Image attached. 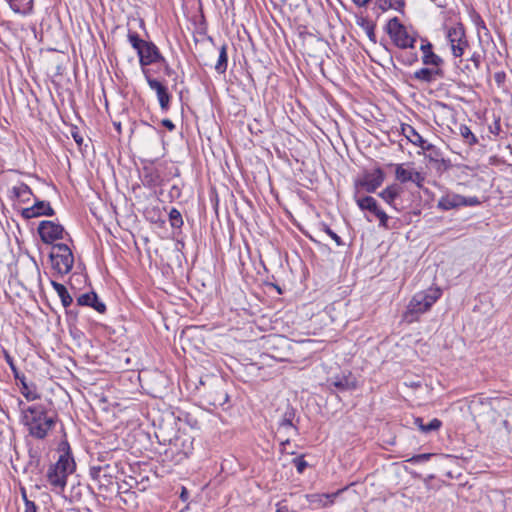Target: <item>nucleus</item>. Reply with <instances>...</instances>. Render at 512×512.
<instances>
[{
	"instance_id": "6ab92c4d",
	"label": "nucleus",
	"mask_w": 512,
	"mask_h": 512,
	"mask_svg": "<svg viewBox=\"0 0 512 512\" xmlns=\"http://www.w3.org/2000/svg\"><path fill=\"white\" fill-rule=\"evenodd\" d=\"M328 384L330 387H334L339 391L354 390L357 387L356 378L353 377L351 373L348 375L331 377L328 380Z\"/></svg>"
},
{
	"instance_id": "1a4fd4ad",
	"label": "nucleus",
	"mask_w": 512,
	"mask_h": 512,
	"mask_svg": "<svg viewBox=\"0 0 512 512\" xmlns=\"http://www.w3.org/2000/svg\"><path fill=\"white\" fill-rule=\"evenodd\" d=\"M41 240L46 244H52L56 240L63 239L64 228L53 221H42L38 227Z\"/></svg>"
},
{
	"instance_id": "c9c22d12",
	"label": "nucleus",
	"mask_w": 512,
	"mask_h": 512,
	"mask_svg": "<svg viewBox=\"0 0 512 512\" xmlns=\"http://www.w3.org/2000/svg\"><path fill=\"white\" fill-rule=\"evenodd\" d=\"M441 425H442V422L439 419L434 418L428 424H425V427H421V431L424 433L436 431L441 427Z\"/></svg>"
},
{
	"instance_id": "3c124183",
	"label": "nucleus",
	"mask_w": 512,
	"mask_h": 512,
	"mask_svg": "<svg viewBox=\"0 0 512 512\" xmlns=\"http://www.w3.org/2000/svg\"><path fill=\"white\" fill-rule=\"evenodd\" d=\"M11 370L13 371L15 379H17V380L20 379V375H19L18 370L15 365H14V369H11Z\"/></svg>"
},
{
	"instance_id": "5fc2aeb1",
	"label": "nucleus",
	"mask_w": 512,
	"mask_h": 512,
	"mask_svg": "<svg viewBox=\"0 0 512 512\" xmlns=\"http://www.w3.org/2000/svg\"><path fill=\"white\" fill-rule=\"evenodd\" d=\"M74 138H75V141H76L78 144H80V143H81L82 138H79V137H76V136H74Z\"/></svg>"
},
{
	"instance_id": "72a5a7b5",
	"label": "nucleus",
	"mask_w": 512,
	"mask_h": 512,
	"mask_svg": "<svg viewBox=\"0 0 512 512\" xmlns=\"http://www.w3.org/2000/svg\"><path fill=\"white\" fill-rule=\"evenodd\" d=\"M169 218H170V222H171V225L173 227H181L182 224H183V220H182V216H181V213L173 208L170 213H169Z\"/></svg>"
},
{
	"instance_id": "bb28decb",
	"label": "nucleus",
	"mask_w": 512,
	"mask_h": 512,
	"mask_svg": "<svg viewBox=\"0 0 512 512\" xmlns=\"http://www.w3.org/2000/svg\"><path fill=\"white\" fill-rule=\"evenodd\" d=\"M8 2L16 13L27 14L32 10L33 0H8Z\"/></svg>"
},
{
	"instance_id": "0eeeda50",
	"label": "nucleus",
	"mask_w": 512,
	"mask_h": 512,
	"mask_svg": "<svg viewBox=\"0 0 512 512\" xmlns=\"http://www.w3.org/2000/svg\"><path fill=\"white\" fill-rule=\"evenodd\" d=\"M114 469L110 464L101 463L90 467V476L99 488L107 489L113 482Z\"/></svg>"
},
{
	"instance_id": "f257e3e1",
	"label": "nucleus",
	"mask_w": 512,
	"mask_h": 512,
	"mask_svg": "<svg viewBox=\"0 0 512 512\" xmlns=\"http://www.w3.org/2000/svg\"><path fill=\"white\" fill-rule=\"evenodd\" d=\"M23 424L29 435L36 439H44L56 424L57 416L43 404H33L22 410Z\"/></svg>"
},
{
	"instance_id": "8fccbe9b",
	"label": "nucleus",
	"mask_w": 512,
	"mask_h": 512,
	"mask_svg": "<svg viewBox=\"0 0 512 512\" xmlns=\"http://www.w3.org/2000/svg\"><path fill=\"white\" fill-rule=\"evenodd\" d=\"M11 370L13 371L15 379H17V380L20 379V375H19L18 370L15 365H14V369H11Z\"/></svg>"
},
{
	"instance_id": "4c0bfd02",
	"label": "nucleus",
	"mask_w": 512,
	"mask_h": 512,
	"mask_svg": "<svg viewBox=\"0 0 512 512\" xmlns=\"http://www.w3.org/2000/svg\"><path fill=\"white\" fill-rule=\"evenodd\" d=\"M423 150L429 152L428 157L432 161H438L440 159V157H441L440 150L436 146H434V145H433L432 149H423Z\"/></svg>"
},
{
	"instance_id": "e433bc0d",
	"label": "nucleus",
	"mask_w": 512,
	"mask_h": 512,
	"mask_svg": "<svg viewBox=\"0 0 512 512\" xmlns=\"http://www.w3.org/2000/svg\"><path fill=\"white\" fill-rule=\"evenodd\" d=\"M431 456H432V454H430V453L418 454V455L411 457L407 461L412 464L422 463V462L428 461L431 458Z\"/></svg>"
},
{
	"instance_id": "4be33fe9",
	"label": "nucleus",
	"mask_w": 512,
	"mask_h": 512,
	"mask_svg": "<svg viewBox=\"0 0 512 512\" xmlns=\"http://www.w3.org/2000/svg\"><path fill=\"white\" fill-rule=\"evenodd\" d=\"M205 399L209 405L220 407L228 401V394L221 386H218L213 391H208Z\"/></svg>"
},
{
	"instance_id": "cd10ccee",
	"label": "nucleus",
	"mask_w": 512,
	"mask_h": 512,
	"mask_svg": "<svg viewBox=\"0 0 512 512\" xmlns=\"http://www.w3.org/2000/svg\"><path fill=\"white\" fill-rule=\"evenodd\" d=\"M338 493L333 494H313L310 496V503L316 504L317 506L326 507L334 502L335 497Z\"/></svg>"
},
{
	"instance_id": "f8f14e48",
	"label": "nucleus",
	"mask_w": 512,
	"mask_h": 512,
	"mask_svg": "<svg viewBox=\"0 0 512 512\" xmlns=\"http://www.w3.org/2000/svg\"><path fill=\"white\" fill-rule=\"evenodd\" d=\"M475 203H478L476 199L467 200L458 194H447L438 201V208L447 211L459 206L473 205Z\"/></svg>"
},
{
	"instance_id": "473e14b6",
	"label": "nucleus",
	"mask_w": 512,
	"mask_h": 512,
	"mask_svg": "<svg viewBox=\"0 0 512 512\" xmlns=\"http://www.w3.org/2000/svg\"><path fill=\"white\" fill-rule=\"evenodd\" d=\"M21 393L28 401H33L40 397L33 385H24V387H21Z\"/></svg>"
},
{
	"instance_id": "79ce46f5",
	"label": "nucleus",
	"mask_w": 512,
	"mask_h": 512,
	"mask_svg": "<svg viewBox=\"0 0 512 512\" xmlns=\"http://www.w3.org/2000/svg\"><path fill=\"white\" fill-rule=\"evenodd\" d=\"M494 79L498 85H502L505 79V74L503 72H497L494 75Z\"/></svg>"
},
{
	"instance_id": "c85d7f7f",
	"label": "nucleus",
	"mask_w": 512,
	"mask_h": 512,
	"mask_svg": "<svg viewBox=\"0 0 512 512\" xmlns=\"http://www.w3.org/2000/svg\"><path fill=\"white\" fill-rule=\"evenodd\" d=\"M294 417H295V412H294L293 408L288 407L283 414L282 420L280 421L279 428H278L279 432H281L282 430H286V429L296 430V428L293 425Z\"/></svg>"
},
{
	"instance_id": "7c9ffc66",
	"label": "nucleus",
	"mask_w": 512,
	"mask_h": 512,
	"mask_svg": "<svg viewBox=\"0 0 512 512\" xmlns=\"http://www.w3.org/2000/svg\"><path fill=\"white\" fill-rule=\"evenodd\" d=\"M227 65H228L227 47H226V45H222L219 50V56H218L217 63L215 64V70L219 74H223L227 70Z\"/></svg>"
},
{
	"instance_id": "ea45409f",
	"label": "nucleus",
	"mask_w": 512,
	"mask_h": 512,
	"mask_svg": "<svg viewBox=\"0 0 512 512\" xmlns=\"http://www.w3.org/2000/svg\"><path fill=\"white\" fill-rule=\"evenodd\" d=\"M325 232L336 242L338 246L343 244L341 238L329 227H325Z\"/></svg>"
},
{
	"instance_id": "20e7f679",
	"label": "nucleus",
	"mask_w": 512,
	"mask_h": 512,
	"mask_svg": "<svg viewBox=\"0 0 512 512\" xmlns=\"http://www.w3.org/2000/svg\"><path fill=\"white\" fill-rule=\"evenodd\" d=\"M386 29L393 43L398 48L407 49L414 47L416 37L413 33L408 31L407 27H405L397 17L388 21Z\"/></svg>"
},
{
	"instance_id": "423d86ee",
	"label": "nucleus",
	"mask_w": 512,
	"mask_h": 512,
	"mask_svg": "<svg viewBox=\"0 0 512 512\" xmlns=\"http://www.w3.org/2000/svg\"><path fill=\"white\" fill-rule=\"evenodd\" d=\"M446 38L450 44L454 57H462L469 44L466 38L464 26L456 23L446 28Z\"/></svg>"
},
{
	"instance_id": "f704fd0d",
	"label": "nucleus",
	"mask_w": 512,
	"mask_h": 512,
	"mask_svg": "<svg viewBox=\"0 0 512 512\" xmlns=\"http://www.w3.org/2000/svg\"><path fill=\"white\" fill-rule=\"evenodd\" d=\"M128 40L130 42V44L132 45V47L138 51L142 44H144L146 41L142 40L139 35L135 32H130L128 34Z\"/></svg>"
},
{
	"instance_id": "412c9836",
	"label": "nucleus",
	"mask_w": 512,
	"mask_h": 512,
	"mask_svg": "<svg viewBox=\"0 0 512 512\" xmlns=\"http://www.w3.org/2000/svg\"><path fill=\"white\" fill-rule=\"evenodd\" d=\"M77 303L80 306H89L94 308L99 313L106 311V306L103 302L99 301L98 296L94 292L85 293L77 298Z\"/></svg>"
},
{
	"instance_id": "c03bdc74",
	"label": "nucleus",
	"mask_w": 512,
	"mask_h": 512,
	"mask_svg": "<svg viewBox=\"0 0 512 512\" xmlns=\"http://www.w3.org/2000/svg\"><path fill=\"white\" fill-rule=\"evenodd\" d=\"M4 357H5V360L7 362V364L9 365V367L11 369H14V361H13V358L10 356V354L8 352H4Z\"/></svg>"
},
{
	"instance_id": "9b49d317",
	"label": "nucleus",
	"mask_w": 512,
	"mask_h": 512,
	"mask_svg": "<svg viewBox=\"0 0 512 512\" xmlns=\"http://www.w3.org/2000/svg\"><path fill=\"white\" fill-rule=\"evenodd\" d=\"M137 54L142 66H148L162 59L158 48L152 42L146 41L142 44L141 48L137 51Z\"/></svg>"
},
{
	"instance_id": "49530a36",
	"label": "nucleus",
	"mask_w": 512,
	"mask_h": 512,
	"mask_svg": "<svg viewBox=\"0 0 512 512\" xmlns=\"http://www.w3.org/2000/svg\"><path fill=\"white\" fill-rule=\"evenodd\" d=\"M471 61L474 63L475 67L478 69L480 66V55L474 53L471 57Z\"/></svg>"
},
{
	"instance_id": "09e8293b",
	"label": "nucleus",
	"mask_w": 512,
	"mask_h": 512,
	"mask_svg": "<svg viewBox=\"0 0 512 512\" xmlns=\"http://www.w3.org/2000/svg\"><path fill=\"white\" fill-rule=\"evenodd\" d=\"M18 380L20 381L21 387H24V385H29L24 375L20 376V379Z\"/></svg>"
},
{
	"instance_id": "4468645a",
	"label": "nucleus",
	"mask_w": 512,
	"mask_h": 512,
	"mask_svg": "<svg viewBox=\"0 0 512 512\" xmlns=\"http://www.w3.org/2000/svg\"><path fill=\"white\" fill-rule=\"evenodd\" d=\"M385 179L384 172L381 169H375L372 172L366 173L362 180L360 181V185L369 193L374 192L378 187H380Z\"/></svg>"
},
{
	"instance_id": "ddd939ff",
	"label": "nucleus",
	"mask_w": 512,
	"mask_h": 512,
	"mask_svg": "<svg viewBox=\"0 0 512 512\" xmlns=\"http://www.w3.org/2000/svg\"><path fill=\"white\" fill-rule=\"evenodd\" d=\"M147 82L149 87L156 92L161 109L167 111L171 100L167 87L157 79L150 77L147 78Z\"/></svg>"
},
{
	"instance_id": "c756f323",
	"label": "nucleus",
	"mask_w": 512,
	"mask_h": 512,
	"mask_svg": "<svg viewBox=\"0 0 512 512\" xmlns=\"http://www.w3.org/2000/svg\"><path fill=\"white\" fill-rule=\"evenodd\" d=\"M357 23L366 33L369 40L376 43L375 24L366 18H360Z\"/></svg>"
},
{
	"instance_id": "603ef678",
	"label": "nucleus",
	"mask_w": 512,
	"mask_h": 512,
	"mask_svg": "<svg viewBox=\"0 0 512 512\" xmlns=\"http://www.w3.org/2000/svg\"><path fill=\"white\" fill-rule=\"evenodd\" d=\"M416 60H417V55L414 53V54L411 55L410 60L408 62H409V64H411V63H413Z\"/></svg>"
},
{
	"instance_id": "b1692460",
	"label": "nucleus",
	"mask_w": 512,
	"mask_h": 512,
	"mask_svg": "<svg viewBox=\"0 0 512 512\" xmlns=\"http://www.w3.org/2000/svg\"><path fill=\"white\" fill-rule=\"evenodd\" d=\"M173 445L179 452L187 457L193 450V439L185 434L179 435L174 439Z\"/></svg>"
},
{
	"instance_id": "dca6fc26",
	"label": "nucleus",
	"mask_w": 512,
	"mask_h": 512,
	"mask_svg": "<svg viewBox=\"0 0 512 512\" xmlns=\"http://www.w3.org/2000/svg\"><path fill=\"white\" fill-rule=\"evenodd\" d=\"M395 176L396 179L401 183H406L410 181L415 183L418 187L422 186V182L424 180L423 176L419 172L411 169H406L402 164L396 165Z\"/></svg>"
},
{
	"instance_id": "39448f33",
	"label": "nucleus",
	"mask_w": 512,
	"mask_h": 512,
	"mask_svg": "<svg viewBox=\"0 0 512 512\" xmlns=\"http://www.w3.org/2000/svg\"><path fill=\"white\" fill-rule=\"evenodd\" d=\"M52 268L60 275L68 274L74 264L71 249L63 243L54 244L50 253Z\"/></svg>"
},
{
	"instance_id": "864d4df0",
	"label": "nucleus",
	"mask_w": 512,
	"mask_h": 512,
	"mask_svg": "<svg viewBox=\"0 0 512 512\" xmlns=\"http://www.w3.org/2000/svg\"><path fill=\"white\" fill-rule=\"evenodd\" d=\"M22 496H23L24 502L26 503V500H28V498H27L26 492L24 490L22 491Z\"/></svg>"
},
{
	"instance_id": "2eb2a0df",
	"label": "nucleus",
	"mask_w": 512,
	"mask_h": 512,
	"mask_svg": "<svg viewBox=\"0 0 512 512\" xmlns=\"http://www.w3.org/2000/svg\"><path fill=\"white\" fill-rule=\"evenodd\" d=\"M444 77V71L441 67L437 66H430L421 68L417 71H415L412 75V78L424 82V83H431L435 81L438 78Z\"/></svg>"
},
{
	"instance_id": "37998d69",
	"label": "nucleus",
	"mask_w": 512,
	"mask_h": 512,
	"mask_svg": "<svg viewBox=\"0 0 512 512\" xmlns=\"http://www.w3.org/2000/svg\"><path fill=\"white\" fill-rule=\"evenodd\" d=\"M162 125L166 127L168 130L172 131L175 129L174 123L170 119H163Z\"/></svg>"
},
{
	"instance_id": "393cba45",
	"label": "nucleus",
	"mask_w": 512,
	"mask_h": 512,
	"mask_svg": "<svg viewBox=\"0 0 512 512\" xmlns=\"http://www.w3.org/2000/svg\"><path fill=\"white\" fill-rule=\"evenodd\" d=\"M374 3L382 11H402L405 5L404 0H374Z\"/></svg>"
},
{
	"instance_id": "9d476101",
	"label": "nucleus",
	"mask_w": 512,
	"mask_h": 512,
	"mask_svg": "<svg viewBox=\"0 0 512 512\" xmlns=\"http://www.w3.org/2000/svg\"><path fill=\"white\" fill-rule=\"evenodd\" d=\"M55 214L54 209L51 207L48 201L37 200L31 207L24 208L22 210V216L26 219L36 218L40 216H53Z\"/></svg>"
},
{
	"instance_id": "a211bd4d",
	"label": "nucleus",
	"mask_w": 512,
	"mask_h": 512,
	"mask_svg": "<svg viewBox=\"0 0 512 512\" xmlns=\"http://www.w3.org/2000/svg\"><path fill=\"white\" fill-rule=\"evenodd\" d=\"M420 50L422 51V62L424 65L441 67L444 63L443 59L433 52V46L429 41H423Z\"/></svg>"
},
{
	"instance_id": "5701e85b",
	"label": "nucleus",
	"mask_w": 512,
	"mask_h": 512,
	"mask_svg": "<svg viewBox=\"0 0 512 512\" xmlns=\"http://www.w3.org/2000/svg\"><path fill=\"white\" fill-rule=\"evenodd\" d=\"M403 192V188L399 184H392L387 186L379 196L390 206L394 207V201Z\"/></svg>"
},
{
	"instance_id": "f3484780",
	"label": "nucleus",
	"mask_w": 512,
	"mask_h": 512,
	"mask_svg": "<svg viewBox=\"0 0 512 512\" xmlns=\"http://www.w3.org/2000/svg\"><path fill=\"white\" fill-rule=\"evenodd\" d=\"M401 132L404 137L413 145L421 149H432L433 144L428 143L415 129L409 124H402Z\"/></svg>"
},
{
	"instance_id": "2f4dec72",
	"label": "nucleus",
	"mask_w": 512,
	"mask_h": 512,
	"mask_svg": "<svg viewBox=\"0 0 512 512\" xmlns=\"http://www.w3.org/2000/svg\"><path fill=\"white\" fill-rule=\"evenodd\" d=\"M459 133L469 145L477 143V138L475 137V135L472 133L468 126L460 125Z\"/></svg>"
},
{
	"instance_id": "7ed1b4c3",
	"label": "nucleus",
	"mask_w": 512,
	"mask_h": 512,
	"mask_svg": "<svg viewBox=\"0 0 512 512\" xmlns=\"http://www.w3.org/2000/svg\"><path fill=\"white\" fill-rule=\"evenodd\" d=\"M75 461L69 452L59 456L57 462L47 471V481L56 492H62L66 486L67 477L75 470Z\"/></svg>"
},
{
	"instance_id": "a19ab883",
	"label": "nucleus",
	"mask_w": 512,
	"mask_h": 512,
	"mask_svg": "<svg viewBox=\"0 0 512 512\" xmlns=\"http://www.w3.org/2000/svg\"><path fill=\"white\" fill-rule=\"evenodd\" d=\"M36 511H37V507H36L35 503L30 500H26V506H25L24 512H36Z\"/></svg>"
},
{
	"instance_id": "58836bf2",
	"label": "nucleus",
	"mask_w": 512,
	"mask_h": 512,
	"mask_svg": "<svg viewBox=\"0 0 512 512\" xmlns=\"http://www.w3.org/2000/svg\"><path fill=\"white\" fill-rule=\"evenodd\" d=\"M293 462L299 473H302L307 466L306 461H304L302 458H295Z\"/></svg>"
},
{
	"instance_id": "6e6552de",
	"label": "nucleus",
	"mask_w": 512,
	"mask_h": 512,
	"mask_svg": "<svg viewBox=\"0 0 512 512\" xmlns=\"http://www.w3.org/2000/svg\"><path fill=\"white\" fill-rule=\"evenodd\" d=\"M356 202L361 210L369 211L379 220L380 227L385 229L389 228V216L379 207L376 199L371 196H366L363 198H358Z\"/></svg>"
},
{
	"instance_id": "f03ea898",
	"label": "nucleus",
	"mask_w": 512,
	"mask_h": 512,
	"mask_svg": "<svg viewBox=\"0 0 512 512\" xmlns=\"http://www.w3.org/2000/svg\"><path fill=\"white\" fill-rule=\"evenodd\" d=\"M441 295L442 290L438 287H430L427 290L417 292L410 300L403 314V320L407 323L417 321L422 314L431 309Z\"/></svg>"
},
{
	"instance_id": "de8ad7c7",
	"label": "nucleus",
	"mask_w": 512,
	"mask_h": 512,
	"mask_svg": "<svg viewBox=\"0 0 512 512\" xmlns=\"http://www.w3.org/2000/svg\"><path fill=\"white\" fill-rule=\"evenodd\" d=\"M415 425L421 430V427H425L422 418H416L414 421Z\"/></svg>"
},
{
	"instance_id": "aec40b11",
	"label": "nucleus",
	"mask_w": 512,
	"mask_h": 512,
	"mask_svg": "<svg viewBox=\"0 0 512 512\" xmlns=\"http://www.w3.org/2000/svg\"><path fill=\"white\" fill-rule=\"evenodd\" d=\"M9 196L12 200L26 203L30 201L33 192L27 184L18 183L9 189Z\"/></svg>"
},
{
	"instance_id": "a18cd8bd",
	"label": "nucleus",
	"mask_w": 512,
	"mask_h": 512,
	"mask_svg": "<svg viewBox=\"0 0 512 512\" xmlns=\"http://www.w3.org/2000/svg\"><path fill=\"white\" fill-rule=\"evenodd\" d=\"M371 0H352V2L358 7H366Z\"/></svg>"
},
{
	"instance_id": "a878e982",
	"label": "nucleus",
	"mask_w": 512,
	"mask_h": 512,
	"mask_svg": "<svg viewBox=\"0 0 512 512\" xmlns=\"http://www.w3.org/2000/svg\"><path fill=\"white\" fill-rule=\"evenodd\" d=\"M51 285L58 294L59 298L61 299L62 305L64 307H69L73 302V298L69 294L66 287L63 284L58 283L56 281H51Z\"/></svg>"
}]
</instances>
